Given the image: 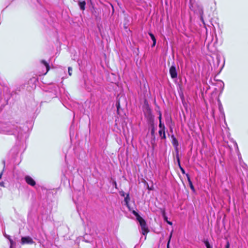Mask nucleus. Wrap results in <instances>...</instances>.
Masks as SVG:
<instances>
[{
	"mask_svg": "<svg viewBox=\"0 0 248 248\" xmlns=\"http://www.w3.org/2000/svg\"><path fill=\"white\" fill-rule=\"evenodd\" d=\"M0 134L14 135L19 140L27 139L28 134L20 124L12 122H0Z\"/></svg>",
	"mask_w": 248,
	"mask_h": 248,
	"instance_id": "f257e3e1",
	"label": "nucleus"
},
{
	"mask_svg": "<svg viewBox=\"0 0 248 248\" xmlns=\"http://www.w3.org/2000/svg\"><path fill=\"white\" fill-rule=\"evenodd\" d=\"M129 194H127L124 199V202H125V204L128 207L129 210L131 211L133 214L136 217L137 219L138 220L140 225L141 229L142 230V233L143 235H145L148 232V229L146 226V223L145 220L139 215V214L137 212H136L134 210H132L131 209L129 204Z\"/></svg>",
	"mask_w": 248,
	"mask_h": 248,
	"instance_id": "f03ea898",
	"label": "nucleus"
},
{
	"mask_svg": "<svg viewBox=\"0 0 248 248\" xmlns=\"http://www.w3.org/2000/svg\"><path fill=\"white\" fill-rule=\"evenodd\" d=\"M9 92L10 90L7 84L1 82L0 79V113L8 102L7 99L5 97L3 98L2 95L4 96Z\"/></svg>",
	"mask_w": 248,
	"mask_h": 248,
	"instance_id": "7ed1b4c3",
	"label": "nucleus"
},
{
	"mask_svg": "<svg viewBox=\"0 0 248 248\" xmlns=\"http://www.w3.org/2000/svg\"><path fill=\"white\" fill-rule=\"evenodd\" d=\"M144 114L148 123L153 125L154 123V116L152 114L151 109L149 106H147L144 110Z\"/></svg>",
	"mask_w": 248,
	"mask_h": 248,
	"instance_id": "20e7f679",
	"label": "nucleus"
},
{
	"mask_svg": "<svg viewBox=\"0 0 248 248\" xmlns=\"http://www.w3.org/2000/svg\"><path fill=\"white\" fill-rule=\"evenodd\" d=\"M169 73L170 75L171 78L172 79H175L177 78V71L176 70V66L174 63H173L170 68Z\"/></svg>",
	"mask_w": 248,
	"mask_h": 248,
	"instance_id": "39448f33",
	"label": "nucleus"
},
{
	"mask_svg": "<svg viewBox=\"0 0 248 248\" xmlns=\"http://www.w3.org/2000/svg\"><path fill=\"white\" fill-rule=\"evenodd\" d=\"M34 243L32 239L30 236L22 237L21 243L22 245L32 244Z\"/></svg>",
	"mask_w": 248,
	"mask_h": 248,
	"instance_id": "423d86ee",
	"label": "nucleus"
},
{
	"mask_svg": "<svg viewBox=\"0 0 248 248\" xmlns=\"http://www.w3.org/2000/svg\"><path fill=\"white\" fill-rule=\"evenodd\" d=\"M26 182L31 186H34L36 185L35 181L30 176L27 175L25 177Z\"/></svg>",
	"mask_w": 248,
	"mask_h": 248,
	"instance_id": "0eeeda50",
	"label": "nucleus"
},
{
	"mask_svg": "<svg viewBox=\"0 0 248 248\" xmlns=\"http://www.w3.org/2000/svg\"><path fill=\"white\" fill-rule=\"evenodd\" d=\"M41 62V63L42 64H43V65L46 68V71H45V72L42 73V75H46L47 73V72L49 70V66L48 63L46 61H45V60H42Z\"/></svg>",
	"mask_w": 248,
	"mask_h": 248,
	"instance_id": "6e6552de",
	"label": "nucleus"
},
{
	"mask_svg": "<svg viewBox=\"0 0 248 248\" xmlns=\"http://www.w3.org/2000/svg\"><path fill=\"white\" fill-rule=\"evenodd\" d=\"M171 138L172 139V144L175 149H177L179 143L177 140L174 137V135H172Z\"/></svg>",
	"mask_w": 248,
	"mask_h": 248,
	"instance_id": "1a4fd4ad",
	"label": "nucleus"
},
{
	"mask_svg": "<svg viewBox=\"0 0 248 248\" xmlns=\"http://www.w3.org/2000/svg\"><path fill=\"white\" fill-rule=\"evenodd\" d=\"M158 133L161 139L165 140L166 139L165 130L159 129Z\"/></svg>",
	"mask_w": 248,
	"mask_h": 248,
	"instance_id": "9d476101",
	"label": "nucleus"
},
{
	"mask_svg": "<svg viewBox=\"0 0 248 248\" xmlns=\"http://www.w3.org/2000/svg\"><path fill=\"white\" fill-rule=\"evenodd\" d=\"M149 35L151 37V39L152 40V41L153 42V45H152V47L155 46V44H156V39H155L154 35L152 33L149 32Z\"/></svg>",
	"mask_w": 248,
	"mask_h": 248,
	"instance_id": "9b49d317",
	"label": "nucleus"
},
{
	"mask_svg": "<svg viewBox=\"0 0 248 248\" xmlns=\"http://www.w3.org/2000/svg\"><path fill=\"white\" fill-rule=\"evenodd\" d=\"M86 2L85 1H80L78 3L79 6L81 10H84L85 9V6Z\"/></svg>",
	"mask_w": 248,
	"mask_h": 248,
	"instance_id": "f8f14e48",
	"label": "nucleus"
},
{
	"mask_svg": "<svg viewBox=\"0 0 248 248\" xmlns=\"http://www.w3.org/2000/svg\"><path fill=\"white\" fill-rule=\"evenodd\" d=\"M176 157H177V161H178V163L179 166V167H180V170H181V172H182V173L183 174H185V170H184L182 167H181V166H180V159H179V156H178V155H177V156H176Z\"/></svg>",
	"mask_w": 248,
	"mask_h": 248,
	"instance_id": "ddd939ff",
	"label": "nucleus"
},
{
	"mask_svg": "<svg viewBox=\"0 0 248 248\" xmlns=\"http://www.w3.org/2000/svg\"><path fill=\"white\" fill-rule=\"evenodd\" d=\"M219 110L220 113L222 114L223 118L225 119V114L223 112V107L220 102H219Z\"/></svg>",
	"mask_w": 248,
	"mask_h": 248,
	"instance_id": "4468645a",
	"label": "nucleus"
},
{
	"mask_svg": "<svg viewBox=\"0 0 248 248\" xmlns=\"http://www.w3.org/2000/svg\"><path fill=\"white\" fill-rule=\"evenodd\" d=\"M204 243L207 248H213L212 246L210 245L207 240H204Z\"/></svg>",
	"mask_w": 248,
	"mask_h": 248,
	"instance_id": "2eb2a0df",
	"label": "nucleus"
},
{
	"mask_svg": "<svg viewBox=\"0 0 248 248\" xmlns=\"http://www.w3.org/2000/svg\"><path fill=\"white\" fill-rule=\"evenodd\" d=\"M9 242L10 245V248H13L16 246V243L12 239H10Z\"/></svg>",
	"mask_w": 248,
	"mask_h": 248,
	"instance_id": "dca6fc26",
	"label": "nucleus"
},
{
	"mask_svg": "<svg viewBox=\"0 0 248 248\" xmlns=\"http://www.w3.org/2000/svg\"><path fill=\"white\" fill-rule=\"evenodd\" d=\"M159 127L160 129L165 130V125L162 124V122H160L159 124Z\"/></svg>",
	"mask_w": 248,
	"mask_h": 248,
	"instance_id": "f3484780",
	"label": "nucleus"
},
{
	"mask_svg": "<svg viewBox=\"0 0 248 248\" xmlns=\"http://www.w3.org/2000/svg\"><path fill=\"white\" fill-rule=\"evenodd\" d=\"M162 215H163V217H164V219H165V220H166V221H167V223H168L169 224H170V225H172V222H170V221H167V217L165 216V211H164L163 212V213H162Z\"/></svg>",
	"mask_w": 248,
	"mask_h": 248,
	"instance_id": "a211bd4d",
	"label": "nucleus"
},
{
	"mask_svg": "<svg viewBox=\"0 0 248 248\" xmlns=\"http://www.w3.org/2000/svg\"><path fill=\"white\" fill-rule=\"evenodd\" d=\"M171 236H172V232H171V233L170 234V235L169 236V240H168V243H167V248H170V239H171Z\"/></svg>",
	"mask_w": 248,
	"mask_h": 248,
	"instance_id": "6ab92c4d",
	"label": "nucleus"
},
{
	"mask_svg": "<svg viewBox=\"0 0 248 248\" xmlns=\"http://www.w3.org/2000/svg\"><path fill=\"white\" fill-rule=\"evenodd\" d=\"M151 126L152 127V129H151V135L152 136H154V134H155V128H154V125H152L151 124Z\"/></svg>",
	"mask_w": 248,
	"mask_h": 248,
	"instance_id": "aec40b11",
	"label": "nucleus"
},
{
	"mask_svg": "<svg viewBox=\"0 0 248 248\" xmlns=\"http://www.w3.org/2000/svg\"><path fill=\"white\" fill-rule=\"evenodd\" d=\"M72 69L71 67H68V74L69 76L72 75Z\"/></svg>",
	"mask_w": 248,
	"mask_h": 248,
	"instance_id": "412c9836",
	"label": "nucleus"
},
{
	"mask_svg": "<svg viewBox=\"0 0 248 248\" xmlns=\"http://www.w3.org/2000/svg\"><path fill=\"white\" fill-rule=\"evenodd\" d=\"M189 184V186L190 187V188L193 190L194 191V187L192 184V182H190Z\"/></svg>",
	"mask_w": 248,
	"mask_h": 248,
	"instance_id": "4be33fe9",
	"label": "nucleus"
},
{
	"mask_svg": "<svg viewBox=\"0 0 248 248\" xmlns=\"http://www.w3.org/2000/svg\"><path fill=\"white\" fill-rule=\"evenodd\" d=\"M158 119H159V123H160V122H162V121H161V119H162V114H161V113L160 111L159 112Z\"/></svg>",
	"mask_w": 248,
	"mask_h": 248,
	"instance_id": "5701e85b",
	"label": "nucleus"
},
{
	"mask_svg": "<svg viewBox=\"0 0 248 248\" xmlns=\"http://www.w3.org/2000/svg\"><path fill=\"white\" fill-rule=\"evenodd\" d=\"M233 143H234V147H235V149H236L237 150H238V145H237V144L236 142V141H234V142H233Z\"/></svg>",
	"mask_w": 248,
	"mask_h": 248,
	"instance_id": "b1692460",
	"label": "nucleus"
},
{
	"mask_svg": "<svg viewBox=\"0 0 248 248\" xmlns=\"http://www.w3.org/2000/svg\"><path fill=\"white\" fill-rule=\"evenodd\" d=\"M3 163L4 164V167H3V170H4V167H5V161H3ZM3 170H2V171L0 173V179H1V178L2 175V173H3Z\"/></svg>",
	"mask_w": 248,
	"mask_h": 248,
	"instance_id": "393cba45",
	"label": "nucleus"
},
{
	"mask_svg": "<svg viewBox=\"0 0 248 248\" xmlns=\"http://www.w3.org/2000/svg\"><path fill=\"white\" fill-rule=\"evenodd\" d=\"M186 177H187V181L188 182V183H189L190 182H192L191 180H190V178L189 175L188 174H186Z\"/></svg>",
	"mask_w": 248,
	"mask_h": 248,
	"instance_id": "a878e982",
	"label": "nucleus"
},
{
	"mask_svg": "<svg viewBox=\"0 0 248 248\" xmlns=\"http://www.w3.org/2000/svg\"><path fill=\"white\" fill-rule=\"evenodd\" d=\"M4 235L5 237L7 239H8L9 240H10V239H12L11 238L10 236L9 235H7L6 234H4Z\"/></svg>",
	"mask_w": 248,
	"mask_h": 248,
	"instance_id": "bb28decb",
	"label": "nucleus"
},
{
	"mask_svg": "<svg viewBox=\"0 0 248 248\" xmlns=\"http://www.w3.org/2000/svg\"><path fill=\"white\" fill-rule=\"evenodd\" d=\"M230 248V243L228 241L227 243V244L225 246V248Z\"/></svg>",
	"mask_w": 248,
	"mask_h": 248,
	"instance_id": "cd10ccee",
	"label": "nucleus"
},
{
	"mask_svg": "<svg viewBox=\"0 0 248 248\" xmlns=\"http://www.w3.org/2000/svg\"><path fill=\"white\" fill-rule=\"evenodd\" d=\"M201 20H202V23L204 24V20H203V17H202V15L201 16Z\"/></svg>",
	"mask_w": 248,
	"mask_h": 248,
	"instance_id": "c85d7f7f",
	"label": "nucleus"
},
{
	"mask_svg": "<svg viewBox=\"0 0 248 248\" xmlns=\"http://www.w3.org/2000/svg\"><path fill=\"white\" fill-rule=\"evenodd\" d=\"M117 109L118 110L119 108V107H120V103H119V102H117Z\"/></svg>",
	"mask_w": 248,
	"mask_h": 248,
	"instance_id": "c756f323",
	"label": "nucleus"
},
{
	"mask_svg": "<svg viewBox=\"0 0 248 248\" xmlns=\"http://www.w3.org/2000/svg\"><path fill=\"white\" fill-rule=\"evenodd\" d=\"M0 186H4V183L3 182H0Z\"/></svg>",
	"mask_w": 248,
	"mask_h": 248,
	"instance_id": "7c9ffc66",
	"label": "nucleus"
},
{
	"mask_svg": "<svg viewBox=\"0 0 248 248\" xmlns=\"http://www.w3.org/2000/svg\"><path fill=\"white\" fill-rule=\"evenodd\" d=\"M121 195L124 196V193H123V194H122Z\"/></svg>",
	"mask_w": 248,
	"mask_h": 248,
	"instance_id": "2f4dec72",
	"label": "nucleus"
}]
</instances>
